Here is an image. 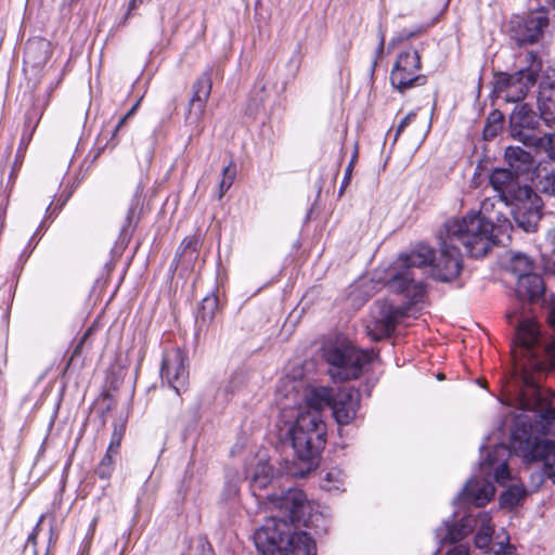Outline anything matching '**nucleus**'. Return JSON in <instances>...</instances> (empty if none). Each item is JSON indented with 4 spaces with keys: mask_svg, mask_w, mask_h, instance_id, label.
Returning <instances> with one entry per match:
<instances>
[{
    "mask_svg": "<svg viewBox=\"0 0 555 555\" xmlns=\"http://www.w3.org/2000/svg\"><path fill=\"white\" fill-rule=\"evenodd\" d=\"M470 547L468 544H456L452 546L446 555H469Z\"/></svg>",
    "mask_w": 555,
    "mask_h": 555,
    "instance_id": "obj_43",
    "label": "nucleus"
},
{
    "mask_svg": "<svg viewBox=\"0 0 555 555\" xmlns=\"http://www.w3.org/2000/svg\"><path fill=\"white\" fill-rule=\"evenodd\" d=\"M539 119H542L548 127L555 122V102L551 99H539Z\"/></svg>",
    "mask_w": 555,
    "mask_h": 555,
    "instance_id": "obj_32",
    "label": "nucleus"
},
{
    "mask_svg": "<svg viewBox=\"0 0 555 555\" xmlns=\"http://www.w3.org/2000/svg\"><path fill=\"white\" fill-rule=\"evenodd\" d=\"M116 455L115 454H109L108 452H106L103 456V459L101 460V462L99 463L96 469H95V474L99 476V478L101 479H108L113 472H114V457Z\"/></svg>",
    "mask_w": 555,
    "mask_h": 555,
    "instance_id": "obj_34",
    "label": "nucleus"
},
{
    "mask_svg": "<svg viewBox=\"0 0 555 555\" xmlns=\"http://www.w3.org/2000/svg\"><path fill=\"white\" fill-rule=\"evenodd\" d=\"M51 56V43L44 38H33L24 51L25 68L41 69Z\"/></svg>",
    "mask_w": 555,
    "mask_h": 555,
    "instance_id": "obj_21",
    "label": "nucleus"
},
{
    "mask_svg": "<svg viewBox=\"0 0 555 555\" xmlns=\"http://www.w3.org/2000/svg\"><path fill=\"white\" fill-rule=\"evenodd\" d=\"M236 176V167L230 163L222 169V179L219 183L218 199H221L228 190L232 186Z\"/></svg>",
    "mask_w": 555,
    "mask_h": 555,
    "instance_id": "obj_31",
    "label": "nucleus"
},
{
    "mask_svg": "<svg viewBox=\"0 0 555 555\" xmlns=\"http://www.w3.org/2000/svg\"><path fill=\"white\" fill-rule=\"evenodd\" d=\"M546 240L551 246L553 254H555V227L548 230Z\"/></svg>",
    "mask_w": 555,
    "mask_h": 555,
    "instance_id": "obj_50",
    "label": "nucleus"
},
{
    "mask_svg": "<svg viewBox=\"0 0 555 555\" xmlns=\"http://www.w3.org/2000/svg\"><path fill=\"white\" fill-rule=\"evenodd\" d=\"M285 443H286L285 441H281V440H280V446H281V444H283V446H284Z\"/></svg>",
    "mask_w": 555,
    "mask_h": 555,
    "instance_id": "obj_55",
    "label": "nucleus"
},
{
    "mask_svg": "<svg viewBox=\"0 0 555 555\" xmlns=\"http://www.w3.org/2000/svg\"><path fill=\"white\" fill-rule=\"evenodd\" d=\"M525 67L515 73H499L494 76L493 91L498 94L505 93L507 102H519L527 95L539 78L542 70V61L538 53L530 51L526 54Z\"/></svg>",
    "mask_w": 555,
    "mask_h": 555,
    "instance_id": "obj_7",
    "label": "nucleus"
},
{
    "mask_svg": "<svg viewBox=\"0 0 555 555\" xmlns=\"http://www.w3.org/2000/svg\"><path fill=\"white\" fill-rule=\"evenodd\" d=\"M514 367L506 385V404L520 410L511 446L527 463L542 462L543 474L555 483V442L533 434L548 435L555 427V408L541 393L540 376L555 375V337L541 336L538 325L524 319L516 328Z\"/></svg>",
    "mask_w": 555,
    "mask_h": 555,
    "instance_id": "obj_1",
    "label": "nucleus"
},
{
    "mask_svg": "<svg viewBox=\"0 0 555 555\" xmlns=\"http://www.w3.org/2000/svg\"><path fill=\"white\" fill-rule=\"evenodd\" d=\"M480 453V472L483 479L479 480L475 477L468 479L462 491L454 498V504L472 502L476 506H483L494 495L495 489L492 480L500 486H505L511 480L512 476L507 464L511 450L507 446L498 443L491 450H487L486 443H482Z\"/></svg>",
    "mask_w": 555,
    "mask_h": 555,
    "instance_id": "obj_5",
    "label": "nucleus"
},
{
    "mask_svg": "<svg viewBox=\"0 0 555 555\" xmlns=\"http://www.w3.org/2000/svg\"><path fill=\"white\" fill-rule=\"evenodd\" d=\"M546 240L551 246L553 254H555V227L548 230Z\"/></svg>",
    "mask_w": 555,
    "mask_h": 555,
    "instance_id": "obj_51",
    "label": "nucleus"
},
{
    "mask_svg": "<svg viewBox=\"0 0 555 555\" xmlns=\"http://www.w3.org/2000/svg\"><path fill=\"white\" fill-rule=\"evenodd\" d=\"M414 35H415L414 31H408V30L403 29L402 31H400L398 34L397 37L391 39V41L389 42V46L395 47L398 42L408 40V39L412 38Z\"/></svg>",
    "mask_w": 555,
    "mask_h": 555,
    "instance_id": "obj_45",
    "label": "nucleus"
},
{
    "mask_svg": "<svg viewBox=\"0 0 555 555\" xmlns=\"http://www.w3.org/2000/svg\"><path fill=\"white\" fill-rule=\"evenodd\" d=\"M414 35H415L414 31H408V30L403 29L402 31H400L398 34L397 37L391 39V41L389 42V46L395 47L398 42L408 40V39L412 38Z\"/></svg>",
    "mask_w": 555,
    "mask_h": 555,
    "instance_id": "obj_46",
    "label": "nucleus"
},
{
    "mask_svg": "<svg viewBox=\"0 0 555 555\" xmlns=\"http://www.w3.org/2000/svg\"><path fill=\"white\" fill-rule=\"evenodd\" d=\"M491 538L492 537H490L488 534H480L477 532L475 535L476 547H478L480 550L488 548L491 543Z\"/></svg>",
    "mask_w": 555,
    "mask_h": 555,
    "instance_id": "obj_42",
    "label": "nucleus"
},
{
    "mask_svg": "<svg viewBox=\"0 0 555 555\" xmlns=\"http://www.w3.org/2000/svg\"><path fill=\"white\" fill-rule=\"evenodd\" d=\"M511 215L518 228L525 232L532 233L538 230L542 217V201L531 189L528 198H515L509 203Z\"/></svg>",
    "mask_w": 555,
    "mask_h": 555,
    "instance_id": "obj_15",
    "label": "nucleus"
},
{
    "mask_svg": "<svg viewBox=\"0 0 555 555\" xmlns=\"http://www.w3.org/2000/svg\"><path fill=\"white\" fill-rule=\"evenodd\" d=\"M335 393L327 387H314L306 395L307 410L299 412L294 425L287 429V442L295 460L280 463V478H306L319 465L320 453L326 443V425L322 418L324 408L332 409Z\"/></svg>",
    "mask_w": 555,
    "mask_h": 555,
    "instance_id": "obj_3",
    "label": "nucleus"
},
{
    "mask_svg": "<svg viewBox=\"0 0 555 555\" xmlns=\"http://www.w3.org/2000/svg\"><path fill=\"white\" fill-rule=\"evenodd\" d=\"M545 293L541 275L537 273L522 274L517 280L516 295L520 300L538 301Z\"/></svg>",
    "mask_w": 555,
    "mask_h": 555,
    "instance_id": "obj_23",
    "label": "nucleus"
},
{
    "mask_svg": "<svg viewBox=\"0 0 555 555\" xmlns=\"http://www.w3.org/2000/svg\"><path fill=\"white\" fill-rule=\"evenodd\" d=\"M475 529L480 534L492 537L493 526L490 514L482 512L477 516L464 515L456 519L454 513L450 519L443 520L435 530V539L439 544H452L462 541Z\"/></svg>",
    "mask_w": 555,
    "mask_h": 555,
    "instance_id": "obj_10",
    "label": "nucleus"
},
{
    "mask_svg": "<svg viewBox=\"0 0 555 555\" xmlns=\"http://www.w3.org/2000/svg\"><path fill=\"white\" fill-rule=\"evenodd\" d=\"M385 36H386L385 30L383 29V26L379 25V27H378L379 41H378V44H377L376 50H375V60H374V63H373V67L376 66L377 59H379L383 55V53H384Z\"/></svg>",
    "mask_w": 555,
    "mask_h": 555,
    "instance_id": "obj_39",
    "label": "nucleus"
},
{
    "mask_svg": "<svg viewBox=\"0 0 555 555\" xmlns=\"http://www.w3.org/2000/svg\"><path fill=\"white\" fill-rule=\"evenodd\" d=\"M504 122V115L498 111L493 109L487 118L486 126L483 128V139L491 140L498 135L501 131Z\"/></svg>",
    "mask_w": 555,
    "mask_h": 555,
    "instance_id": "obj_28",
    "label": "nucleus"
},
{
    "mask_svg": "<svg viewBox=\"0 0 555 555\" xmlns=\"http://www.w3.org/2000/svg\"><path fill=\"white\" fill-rule=\"evenodd\" d=\"M219 308V299L216 295L209 294L206 297L203 298L197 320L201 321L203 324L208 323L212 321L217 310Z\"/></svg>",
    "mask_w": 555,
    "mask_h": 555,
    "instance_id": "obj_27",
    "label": "nucleus"
},
{
    "mask_svg": "<svg viewBox=\"0 0 555 555\" xmlns=\"http://www.w3.org/2000/svg\"><path fill=\"white\" fill-rule=\"evenodd\" d=\"M373 356L372 351L359 349L347 340H336L324 348V358L330 365L328 373L335 382L360 377Z\"/></svg>",
    "mask_w": 555,
    "mask_h": 555,
    "instance_id": "obj_6",
    "label": "nucleus"
},
{
    "mask_svg": "<svg viewBox=\"0 0 555 555\" xmlns=\"http://www.w3.org/2000/svg\"><path fill=\"white\" fill-rule=\"evenodd\" d=\"M354 158H356V154L353 155L352 159L350 160L347 168L345 169V175H344L343 181H341L339 190H338L339 197L343 196V194L345 193L346 189L348 188V185L351 181Z\"/></svg>",
    "mask_w": 555,
    "mask_h": 555,
    "instance_id": "obj_38",
    "label": "nucleus"
},
{
    "mask_svg": "<svg viewBox=\"0 0 555 555\" xmlns=\"http://www.w3.org/2000/svg\"><path fill=\"white\" fill-rule=\"evenodd\" d=\"M546 240L551 246L553 254H555V227L548 230Z\"/></svg>",
    "mask_w": 555,
    "mask_h": 555,
    "instance_id": "obj_52",
    "label": "nucleus"
},
{
    "mask_svg": "<svg viewBox=\"0 0 555 555\" xmlns=\"http://www.w3.org/2000/svg\"><path fill=\"white\" fill-rule=\"evenodd\" d=\"M198 245H199L198 236H196V235L188 236L182 241L177 256L181 257V256H185V255L190 254L191 257H193L198 248Z\"/></svg>",
    "mask_w": 555,
    "mask_h": 555,
    "instance_id": "obj_36",
    "label": "nucleus"
},
{
    "mask_svg": "<svg viewBox=\"0 0 555 555\" xmlns=\"http://www.w3.org/2000/svg\"><path fill=\"white\" fill-rule=\"evenodd\" d=\"M447 221L449 231L464 233L462 238L469 251L477 256L487 255L494 244L502 242L500 235L507 234L512 228L504 214L495 210L494 198L483 199L478 212Z\"/></svg>",
    "mask_w": 555,
    "mask_h": 555,
    "instance_id": "obj_4",
    "label": "nucleus"
},
{
    "mask_svg": "<svg viewBox=\"0 0 555 555\" xmlns=\"http://www.w3.org/2000/svg\"><path fill=\"white\" fill-rule=\"evenodd\" d=\"M186 354L175 348L164 354L160 376L176 391L177 395L185 387L189 379Z\"/></svg>",
    "mask_w": 555,
    "mask_h": 555,
    "instance_id": "obj_16",
    "label": "nucleus"
},
{
    "mask_svg": "<svg viewBox=\"0 0 555 555\" xmlns=\"http://www.w3.org/2000/svg\"><path fill=\"white\" fill-rule=\"evenodd\" d=\"M300 64H301L300 48H299V46H297L285 65L287 73H286L284 86H286L291 80H293L296 77V75L299 70Z\"/></svg>",
    "mask_w": 555,
    "mask_h": 555,
    "instance_id": "obj_33",
    "label": "nucleus"
},
{
    "mask_svg": "<svg viewBox=\"0 0 555 555\" xmlns=\"http://www.w3.org/2000/svg\"><path fill=\"white\" fill-rule=\"evenodd\" d=\"M360 400L361 395L354 388H343L335 393L331 410L338 425H349L356 418Z\"/></svg>",
    "mask_w": 555,
    "mask_h": 555,
    "instance_id": "obj_18",
    "label": "nucleus"
},
{
    "mask_svg": "<svg viewBox=\"0 0 555 555\" xmlns=\"http://www.w3.org/2000/svg\"><path fill=\"white\" fill-rule=\"evenodd\" d=\"M527 489L522 483H512L500 495V504L504 508H513L517 506L527 495Z\"/></svg>",
    "mask_w": 555,
    "mask_h": 555,
    "instance_id": "obj_26",
    "label": "nucleus"
},
{
    "mask_svg": "<svg viewBox=\"0 0 555 555\" xmlns=\"http://www.w3.org/2000/svg\"><path fill=\"white\" fill-rule=\"evenodd\" d=\"M539 116L527 104H517L509 116V128L513 138L519 140L525 145H530L534 142L535 128L539 125Z\"/></svg>",
    "mask_w": 555,
    "mask_h": 555,
    "instance_id": "obj_17",
    "label": "nucleus"
},
{
    "mask_svg": "<svg viewBox=\"0 0 555 555\" xmlns=\"http://www.w3.org/2000/svg\"><path fill=\"white\" fill-rule=\"evenodd\" d=\"M548 25V13L539 7L528 14L513 15L507 25L508 38L517 47L537 43Z\"/></svg>",
    "mask_w": 555,
    "mask_h": 555,
    "instance_id": "obj_11",
    "label": "nucleus"
},
{
    "mask_svg": "<svg viewBox=\"0 0 555 555\" xmlns=\"http://www.w3.org/2000/svg\"><path fill=\"white\" fill-rule=\"evenodd\" d=\"M280 555H317L315 541L300 528L280 530Z\"/></svg>",
    "mask_w": 555,
    "mask_h": 555,
    "instance_id": "obj_19",
    "label": "nucleus"
},
{
    "mask_svg": "<svg viewBox=\"0 0 555 555\" xmlns=\"http://www.w3.org/2000/svg\"><path fill=\"white\" fill-rule=\"evenodd\" d=\"M505 159L509 169L518 175L528 171L532 164L531 154L520 146L507 147L505 151Z\"/></svg>",
    "mask_w": 555,
    "mask_h": 555,
    "instance_id": "obj_24",
    "label": "nucleus"
},
{
    "mask_svg": "<svg viewBox=\"0 0 555 555\" xmlns=\"http://www.w3.org/2000/svg\"><path fill=\"white\" fill-rule=\"evenodd\" d=\"M90 334V331L86 332L85 335L80 338L79 343L76 345V347L74 348L73 350V353L67 362V366L70 364V362L78 356H80L81 353V350H82V346L86 341V339L88 338Z\"/></svg>",
    "mask_w": 555,
    "mask_h": 555,
    "instance_id": "obj_44",
    "label": "nucleus"
},
{
    "mask_svg": "<svg viewBox=\"0 0 555 555\" xmlns=\"http://www.w3.org/2000/svg\"><path fill=\"white\" fill-rule=\"evenodd\" d=\"M211 78L208 73L202 74L192 86V98L189 102L185 121L188 125L197 126L206 108V103L211 93Z\"/></svg>",
    "mask_w": 555,
    "mask_h": 555,
    "instance_id": "obj_20",
    "label": "nucleus"
},
{
    "mask_svg": "<svg viewBox=\"0 0 555 555\" xmlns=\"http://www.w3.org/2000/svg\"><path fill=\"white\" fill-rule=\"evenodd\" d=\"M421 66V55L415 49L402 51L390 72V83L393 89L404 93L412 88L424 86L427 77L418 73Z\"/></svg>",
    "mask_w": 555,
    "mask_h": 555,
    "instance_id": "obj_12",
    "label": "nucleus"
},
{
    "mask_svg": "<svg viewBox=\"0 0 555 555\" xmlns=\"http://www.w3.org/2000/svg\"><path fill=\"white\" fill-rule=\"evenodd\" d=\"M320 518L321 514L313 512L312 503L301 489L289 487L280 494V525L313 528Z\"/></svg>",
    "mask_w": 555,
    "mask_h": 555,
    "instance_id": "obj_9",
    "label": "nucleus"
},
{
    "mask_svg": "<svg viewBox=\"0 0 555 555\" xmlns=\"http://www.w3.org/2000/svg\"><path fill=\"white\" fill-rule=\"evenodd\" d=\"M246 475L259 507L263 512L273 511L278 506V496L273 482V466L268 463L267 454L260 453L250 459L246 464Z\"/></svg>",
    "mask_w": 555,
    "mask_h": 555,
    "instance_id": "obj_8",
    "label": "nucleus"
},
{
    "mask_svg": "<svg viewBox=\"0 0 555 555\" xmlns=\"http://www.w3.org/2000/svg\"><path fill=\"white\" fill-rule=\"evenodd\" d=\"M492 555H517L516 548L509 543H499Z\"/></svg>",
    "mask_w": 555,
    "mask_h": 555,
    "instance_id": "obj_40",
    "label": "nucleus"
},
{
    "mask_svg": "<svg viewBox=\"0 0 555 555\" xmlns=\"http://www.w3.org/2000/svg\"><path fill=\"white\" fill-rule=\"evenodd\" d=\"M534 263L532 259L522 253H516L511 259V270L519 278L522 274H532Z\"/></svg>",
    "mask_w": 555,
    "mask_h": 555,
    "instance_id": "obj_29",
    "label": "nucleus"
},
{
    "mask_svg": "<svg viewBox=\"0 0 555 555\" xmlns=\"http://www.w3.org/2000/svg\"><path fill=\"white\" fill-rule=\"evenodd\" d=\"M139 101L129 109V112L119 120V122L117 124L116 126V129H115V132H117L121 127L122 125L126 122V120L132 116L134 114V112L137 111L138 106H139Z\"/></svg>",
    "mask_w": 555,
    "mask_h": 555,
    "instance_id": "obj_49",
    "label": "nucleus"
},
{
    "mask_svg": "<svg viewBox=\"0 0 555 555\" xmlns=\"http://www.w3.org/2000/svg\"><path fill=\"white\" fill-rule=\"evenodd\" d=\"M346 474L338 467H332L321 477L320 487L327 492L345 491Z\"/></svg>",
    "mask_w": 555,
    "mask_h": 555,
    "instance_id": "obj_25",
    "label": "nucleus"
},
{
    "mask_svg": "<svg viewBox=\"0 0 555 555\" xmlns=\"http://www.w3.org/2000/svg\"><path fill=\"white\" fill-rule=\"evenodd\" d=\"M143 0H130L128 3V10L126 13V20L129 18L132 11L135 10L140 4H142Z\"/></svg>",
    "mask_w": 555,
    "mask_h": 555,
    "instance_id": "obj_53",
    "label": "nucleus"
},
{
    "mask_svg": "<svg viewBox=\"0 0 555 555\" xmlns=\"http://www.w3.org/2000/svg\"><path fill=\"white\" fill-rule=\"evenodd\" d=\"M404 314L402 307H396L388 300H377L371 312L372 320L366 326L369 335L374 340L389 337Z\"/></svg>",
    "mask_w": 555,
    "mask_h": 555,
    "instance_id": "obj_13",
    "label": "nucleus"
},
{
    "mask_svg": "<svg viewBox=\"0 0 555 555\" xmlns=\"http://www.w3.org/2000/svg\"><path fill=\"white\" fill-rule=\"evenodd\" d=\"M38 530H39V524L34 528L33 532L28 535L27 542H26V545H25L26 550L28 547H30V546L33 547V554L34 555H37L36 540H37V535H38Z\"/></svg>",
    "mask_w": 555,
    "mask_h": 555,
    "instance_id": "obj_47",
    "label": "nucleus"
},
{
    "mask_svg": "<svg viewBox=\"0 0 555 555\" xmlns=\"http://www.w3.org/2000/svg\"><path fill=\"white\" fill-rule=\"evenodd\" d=\"M225 493H227V499L234 498L238 493L237 482L236 481L228 482Z\"/></svg>",
    "mask_w": 555,
    "mask_h": 555,
    "instance_id": "obj_48",
    "label": "nucleus"
},
{
    "mask_svg": "<svg viewBox=\"0 0 555 555\" xmlns=\"http://www.w3.org/2000/svg\"><path fill=\"white\" fill-rule=\"evenodd\" d=\"M462 234L449 231L448 221H446L437 234L440 246L438 258H435L433 248L425 244H420L411 253L401 255L398 269H395L387 281L389 289L403 294L410 304H416L425 294V283L417 278L416 270L431 267V276L439 282H451L456 279L462 271V254L457 243L463 246L469 257H481L469 251Z\"/></svg>",
    "mask_w": 555,
    "mask_h": 555,
    "instance_id": "obj_2",
    "label": "nucleus"
},
{
    "mask_svg": "<svg viewBox=\"0 0 555 555\" xmlns=\"http://www.w3.org/2000/svg\"><path fill=\"white\" fill-rule=\"evenodd\" d=\"M541 191L548 196L555 197V171L547 173L543 180L540 181Z\"/></svg>",
    "mask_w": 555,
    "mask_h": 555,
    "instance_id": "obj_37",
    "label": "nucleus"
},
{
    "mask_svg": "<svg viewBox=\"0 0 555 555\" xmlns=\"http://www.w3.org/2000/svg\"><path fill=\"white\" fill-rule=\"evenodd\" d=\"M548 319L552 327L555 330V306L552 308Z\"/></svg>",
    "mask_w": 555,
    "mask_h": 555,
    "instance_id": "obj_54",
    "label": "nucleus"
},
{
    "mask_svg": "<svg viewBox=\"0 0 555 555\" xmlns=\"http://www.w3.org/2000/svg\"><path fill=\"white\" fill-rule=\"evenodd\" d=\"M529 146L543 150L551 159L555 160V133H545L542 137H534V142Z\"/></svg>",
    "mask_w": 555,
    "mask_h": 555,
    "instance_id": "obj_30",
    "label": "nucleus"
},
{
    "mask_svg": "<svg viewBox=\"0 0 555 555\" xmlns=\"http://www.w3.org/2000/svg\"><path fill=\"white\" fill-rule=\"evenodd\" d=\"M254 542L261 555H276L278 553V518L268 517L266 524L254 534Z\"/></svg>",
    "mask_w": 555,
    "mask_h": 555,
    "instance_id": "obj_22",
    "label": "nucleus"
},
{
    "mask_svg": "<svg viewBox=\"0 0 555 555\" xmlns=\"http://www.w3.org/2000/svg\"><path fill=\"white\" fill-rule=\"evenodd\" d=\"M416 117V114L414 112L409 113L398 125L395 140L398 139V137L401 134V132L405 129L406 126H409Z\"/></svg>",
    "mask_w": 555,
    "mask_h": 555,
    "instance_id": "obj_41",
    "label": "nucleus"
},
{
    "mask_svg": "<svg viewBox=\"0 0 555 555\" xmlns=\"http://www.w3.org/2000/svg\"><path fill=\"white\" fill-rule=\"evenodd\" d=\"M124 433H125L124 424H115L114 425V430L112 433L111 442L108 444L106 452H108L109 454L118 455L120 442L124 437Z\"/></svg>",
    "mask_w": 555,
    "mask_h": 555,
    "instance_id": "obj_35",
    "label": "nucleus"
},
{
    "mask_svg": "<svg viewBox=\"0 0 555 555\" xmlns=\"http://www.w3.org/2000/svg\"><path fill=\"white\" fill-rule=\"evenodd\" d=\"M519 175L512 169L496 168L489 178L490 185L496 192L498 202L508 207L515 198H528L531 188L521 185Z\"/></svg>",
    "mask_w": 555,
    "mask_h": 555,
    "instance_id": "obj_14",
    "label": "nucleus"
}]
</instances>
